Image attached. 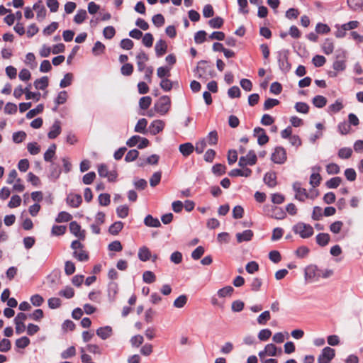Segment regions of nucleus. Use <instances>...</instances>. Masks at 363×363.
Instances as JSON below:
<instances>
[{
	"label": "nucleus",
	"mask_w": 363,
	"mask_h": 363,
	"mask_svg": "<svg viewBox=\"0 0 363 363\" xmlns=\"http://www.w3.org/2000/svg\"><path fill=\"white\" fill-rule=\"evenodd\" d=\"M171 68L167 66L160 67L157 70V75L160 79L167 78L170 76Z\"/></svg>",
	"instance_id": "obj_34"
},
{
	"label": "nucleus",
	"mask_w": 363,
	"mask_h": 363,
	"mask_svg": "<svg viewBox=\"0 0 363 363\" xmlns=\"http://www.w3.org/2000/svg\"><path fill=\"white\" fill-rule=\"evenodd\" d=\"M293 189L296 192L295 199L300 201H304L309 196L306 189L301 187V184L299 182H296L293 184Z\"/></svg>",
	"instance_id": "obj_8"
},
{
	"label": "nucleus",
	"mask_w": 363,
	"mask_h": 363,
	"mask_svg": "<svg viewBox=\"0 0 363 363\" xmlns=\"http://www.w3.org/2000/svg\"><path fill=\"white\" fill-rule=\"evenodd\" d=\"M133 72V65L130 63H125L121 68V72L124 76H130Z\"/></svg>",
	"instance_id": "obj_62"
},
{
	"label": "nucleus",
	"mask_w": 363,
	"mask_h": 363,
	"mask_svg": "<svg viewBox=\"0 0 363 363\" xmlns=\"http://www.w3.org/2000/svg\"><path fill=\"white\" fill-rule=\"evenodd\" d=\"M145 225L149 227L159 228L161 223L157 218H153L151 215H147L144 220Z\"/></svg>",
	"instance_id": "obj_30"
},
{
	"label": "nucleus",
	"mask_w": 363,
	"mask_h": 363,
	"mask_svg": "<svg viewBox=\"0 0 363 363\" xmlns=\"http://www.w3.org/2000/svg\"><path fill=\"white\" fill-rule=\"evenodd\" d=\"M270 313L269 311L262 312L257 318V320L259 325H265L267 322L270 320Z\"/></svg>",
	"instance_id": "obj_51"
},
{
	"label": "nucleus",
	"mask_w": 363,
	"mask_h": 363,
	"mask_svg": "<svg viewBox=\"0 0 363 363\" xmlns=\"http://www.w3.org/2000/svg\"><path fill=\"white\" fill-rule=\"evenodd\" d=\"M30 343V339L26 336H23L16 340L15 345L18 348L24 349Z\"/></svg>",
	"instance_id": "obj_41"
},
{
	"label": "nucleus",
	"mask_w": 363,
	"mask_h": 363,
	"mask_svg": "<svg viewBox=\"0 0 363 363\" xmlns=\"http://www.w3.org/2000/svg\"><path fill=\"white\" fill-rule=\"evenodd\" d=\"M72 256L79 262H86L89 258L88 253L83 250H80L79 252L76 250L74 251Z\"/></svg>",
	"instance_id": "obj_38"
},
{
	"label": "nucleus",
	"mask_w": 363,
	"mask_h": 363,
	"mask_svg": "<svg viewBox=\"0 0 363 363\" xmlns=\"http://www.w3.org/2000/svg\"><path fill=\"white\" fill-rule=\"evenodd\" d=\"M254 235V233L251 230H245L242 233H238L236 234V238L238 243L242 242L250 241Z\"/></svg>",
	"instance_id": "obj_17"
},
{
	"label": "nucleus",
	"mask_w": 363,
	"mask_h": 363,
	"mask_svg": "<svg viewBox=\"0 0 363 363\" xmlns=\"http://www.w3.org/2000/svg\"><path fill=\"white\" fill-rule=\"evenodd\" d=\"M138 155H139V152L137 150H135V149L130 150L127 152V154L125 157V160L127 162L135 161L138 158Z\"/></svg>",
	"instance_id": "obj_59"
},
{
	"label": "nucleus",
	"mask_w": 363,
	"mask_h": 363,
	"mask_svg": "<svg viewBox=\"0 0 363 363\" xmlns=\"http://www.w3.org/2000/svg\"><path fill=\"white\" fill-rule=\"evenodd\" d=\"M264 182L270 188L277 185V175L274 172H267L264 176Z\"/></svg>",
	"instance_id": "obj_20"
},
{
	"label": "nucleus",
	"mask_w": 363,
	"mask_h": 363,
	"mask_svg": "<svg viewBox=\"0 0 363 363\" xmlns=\"http://www.w3.org/2000/svg\"><path fill=\"white\" fill-rule=\"evenodd\" d=\"M155 50L157 57H162L166 53L167 50L166 42L164 40L160 39L155 44Z\"/></svg>",
	"instance_id": "obj_19"
},
{
	"label": "nucleus",
	"mask_w": 363,
	"mask_h": 363,
	"mask_svg": "<svg viewBox=\"0 0 363 363\" xmlns=\"http://www.w3.org/2000/svg\"><path fill=\"white\" fill-rule=\"evenodd\" d=\"M293 231L302 238H308L313 235V227L309 224L300 222L294 225Z\"/></svg>",
	"instance_id": "obj_3"
},
{
	"label": "nucleus",
	"mask_w": 363,
	"mask_h": 363,
	"mask_svg": "<svg viewBox=\"0 0 363 363\" xmlns=\"http://www.w3.org/2000/svg\"><path fill=\"white\" fill-rule=\"evenodd\" d=\"M153 40V35L150 33H147L144 35L142 43L145 47L150 48L152 46Z\"/></svg>",
	"instance_id": "obj_63"
},
{
	"label": "nucleus",
	"mask_w": 363,
	"mask_h": 363,
	"mask_svg": "<svg viewBox=\"0 0 363 363\" xmlns=\"http://www.w3.org/2000/svg\"><path fill=\"white\" fill-rule=\"evenodd\" d=\"M73 79V74L72 73H67L64 76V78L60 81V86L61 88H65L72 84Z\"/></svg>",
	"instance_id": "obj_49"
},
{
	"label": "nucleus",
	"mask_w": 363,
	"mask_h": 363,
	"mask_svg": "<svg viewBox=\"0 0 363 363\" xmlns=\"http://www.w3.org/2000/svg\"><path fill=\"white\" fill-rule=\"evenodd\" d=\"M33 9L37 13V18L38 19H43L46 16V9L44 5L43 4V1L41 0L38 1L35 4H34Z\"/></svg>",
	"instance_id": "obj_18"
},
{
	"label": "nucleus",
	"mask_w": 363,
	"mask_h": 363,
	"mask_svg": "<svg viewBox=\"0 0 363 363\" xmlns=\"http://www.w3.org/2000/svg\"><path fill=\"white\" fill-rule=\"evenodd\" d=\"M312 102L314 106L320 108L326 105L327 99L323 96L317 95L313 99Z\"/></svg>",
	"instance_id": "obj_33"
},
{
	"label": "nucleus",
	"mask_w": 363,
	"mask_h": 363,
	"mask_svg": "<svg viewBox=\"0 0 363 363\" xmlns=\"http://www.w3.org/2000/svg\"><path fill=\"white\" fill-rule=\"evenodd\" d=\"M268 208L267 214L272 218L276 219H284L286 216V213L281 208L275 206H267Z\"/></svg>",
	"instance_id": "obj_10"
},
{
	"label": "nucleus",
	"mask_w": 363,
	"mask_h": 363,
	"mask_svg": "<svg viewBox=\"0 0 363 363\" xmlns=\"http://www.w3.org/2000/svg\"><path fill=\"white\" fill-rule=\"evenodd\" d=\"M44 105L43 104H38L35 108L30 110L26 113V118L28 119L34 118L36 115L41 113L43 111Z\"/></svg>",
	"instance_id": "obj_37"
},
{
	"label": "nucleus",
	"mask_w": 363,
	"mask_h": 363,
	"mask_svg": "<svg viewBox=\"0 0 363 363\" xmlns=\"http://www.w3.org/2000/svg\"><path fill=\"white\" fill-rule=\"evenodd\" d=\"M61 122L59 120H55L48 133V137L50 139H55L61 133Z\"/></svg>",
	"instance_id": "obj_14"
},
{
	"label": "nucleus",
	"mask_w": 363,
	"mask_h": 363,
	"mask_svg": "<svg viewBox=\"0 0 363 363\" xmlns=\"http://www.w3.org/2000/svg\"><path fill=\"white\" fill-rule=\"evenodd\" d=\"M67 99V93L66 91H61L57 96L55 99V104L57 106H60L61 104H64Z\"/></svg>",
	"instance_id": "obj_55"
},
{
	"label": "nucleus",
	"mask_w": 363,
	"mask_h": 363,
	"mask_svg": "<svg viewBox=\"0 0 363 363\" xmlns=\"http://www.w3.org/2000/svg\"><path fill=\"white\" fill-rule=\"evenodd\" d=\"M72 218V216L71 214L66 211H61L58 213L57 218H55V221L57 223L68 222L71 220Z\"/></svg>",
	"instance_id": "obj_42"
},
{
	"label": "nucleus",
	"mask_w": 363,
	"mask_h": 363,
	"mask_svg": "<svg viewBox=\"0 0 363 363\" xmlns=\"http://www.w3.org/2000/svg\"><path fill=\"white\" fill-rule=\"evenodd\" d=\"M233 291V287H232L231 286H226L222 289H220L218 291L217 294L219 297L224 298L228 296H231Z\"/></svg>",
	"instance_id": "obj_40"
},
{
	"label": "nucleus",
	"mask_w": 363,
	"mask_h": 363,
	"mask_svg": "<svg viewBox=\"0 0 363 363\" xmlns=\"http://www.w3.org/2000/svg\"><path fill=\"white\" fill-rule=\"evenodd\" d=\"M129 208L127 205L119 206L116 208V214L121 218H125L128 216Z\"/></svg>",
	"instance_id": "obj_44"
},
{
	"label": "nucleus",
	"mask_w": 363,
	"mask_h": 363,
	"mask_svg": "<svg viewBox=\"0 0 363 363\" xmlns=\"http://www.w3.org/2000/svg\"><path fill=\"white\" fill-rule=\"evenodd\" d=\"M147 124V121L143 118L138 120V123H136L134 130L136 133L145 134L147 132L146 126Z\"/></svg>",
	"instance_id": "obj_26"
},
{
	"label": "nucleus",
	"mask_w": 363,
	"mask_h": 363,
	"mask_svg": "<svg viewBox=\"0 0 363 363\" xmlns=\"http://www.w3.org/2000/svg\"><path fill=\"white\" fill-rule=\"evenodd\" d=\"M320 272H322V269H319L315 265L311 264L306 267L304 273L306 280L319 278L318 273Z\"/></svg>",
	"instance_id": "obj_12"
},
{
	"label": "nucleus",
	"mask_w": 363,
	"mask_h": 363,
	"mask_svg": "<svg viewBox=\"0 0 363 363\" xmlns=\"http://www.w3.org/2000/svg\"><path fill=\"white\" fill-rule=\"evenodd\" d=\"M322 50L325 55H330L333 53L334 50V44L333 40L326 38L322 45Z\"/></svg>",
	"instance_id": "obj_25"
},
{
	"label": "nucleus",
	"mask_w": 363,
	"mask_h": 363,
	"mask_svg": "<svg viewBox=\"0 0 363 363\" xmlns=\"http://www.w3.org/2000/svg\"><path fill=\"white\" fill-rule=\"evenodd\" d=\"M162 177L161 172H155L150 179V184L152 187L156 186L160 184Z\"/></svg>",
	"instance_id": "obj_56"
},
{
	"label": "nucleus",
	"mask_w": 363,
	"mask_h": 363,
	"mask_svg": "<svg viewBox=\"0 0 363 363\" xmlns=\"http://www.w3.org/2000/svg\"><path fill=\"white\" fill-rule=\"evenodd\" d=\"M82 202V198L80 194H70L67 197V203L72 208H77Z\"/></svg>",
	"instance_id": "obj_15"
},
{
	"label": "nucleus",
	"mask_w": 363,
	"mask_h": 363,
	"mask_svg": "<svg viewBox=\"0 0 363 363\" xmlns=\"http://www.w3.org/2000/svg\"><path fill=\"white\" fill-rule=\"evenodd\" d=\"M226 167L220 163H217L212 167V172L218 176H221L225 173Z\"/></svg>",
	"instance_id": "obj_43"
},
{
	"label": "nucleus",
	"mask_w": 363,
	"mask_h": 363,
	"mask_svg": "<svg viewBox=\"0 0 363 363\" xmlns=\"http://www.w3.org/2000/svg\"><path fill=\"white\" fill-rule=\"evenodd\" d=\"M96 335L102 340H106L113 334V330L111 326L106 325L99 328L96 331Z\"/></svg>",
	"instance_id": "obj_16"
},
{
	"label": "nucleus",
	"mask_w": 363,
	"mask_h": 363,
	"mask_svg": "<svg viewBox=\"0 0 363 363\" xmlns=\"http://www.w3.org/2000/svg\"><path fill=\"white\" fill-rule=\"evenodd\" d=\"M343 108V104L341 100L337 99L335 102L328 106V112L330 113H336L341 111Z\"/></svg>",
	"instance_id": "obj_35"
},
{
	"label": "nucleus",
	"mask_w": 363,
	"mask_h": 363,
	"mask_svg": "<svg viewBox=\"0 0 363 363\" xmlns=\"http://www.w3.org/2000/svg\"><path fill=\"white\" fill-rule=\"evenodd\" d=\"M208 23L211 28L217 29L220 28L223 26L224 21L221 17L216 16L209 20Z\"/></svg>",
	"instance_id": "obj_32"
},
{
	"label": "nucleus",
	"mask_w": 363,
	"mask_h": 363,
	"mask_svg": "<svg viewBox=\"0 0 363 363\" xmlns=\"http://www.w3.org/2000/svg\"><path fill=\"white\" fill-rule=\"evenodd\" d=\"M62 170L58 164L52 162L50 165V175L49 177L55 180L58 179L61 174Z\"/></svg>",
	"instance_id": "obj_22"
},
{
	"label": "nucleus",
	"mask_w": 363,
	"mask_h": 363,
	"mask_svg": "<svg viewBox=\"0 0 363 363\" xmlns=\"http://www.w3.org/2000/svg\"><path fill=\"white\" fill-rule=\"evenodd\" d=\"M342 182V179L339 177H333L325 182V186L328 189H336Z\"/></svg>",
	"instance_id": "obj_39"
},
{
	"label": "nucleus",
	"mask_w": 363,
	"mask_h": 363,
	"mask_svg": "<svg viewBox=\"0 0 363 363\" xmlns=\"http://www.w3.org/2000/svg\"><path fill=\"white\" fill-rule=\"evenodd\" d=\"M253 135L254 136L257 137V143L261 146L267 143L269 140L265 130L260 127L255 128Z\"/></svg>",
	"instance_id": "obj_9"
},
{
	"label": "nucleus",
	"mask_w": 363,
	"mask_h": 363,
	"mask_svg": "<svg viewBox=\"0 0 363 363\" xmlns=\"http://www.w3.org/2000/svg\"><path fill=\"white\" fill-rule=\"evenodd\" d=\"M49 84L48 77L46 76H43L39 79H37L33 85L36 89L44 90L45 89Z\"/></svg>",
	"instance_id": "obj_23"
},
{
	"label": "nucleus",
	"mask_w": 363,
	"mask_h": 363,
	"mask_svg": "<svg viewBox=\"0 0 363 363\" xmlns=\"http://www.w3.org/2000/svg\"><path fill=\"white\" fill-rule=\"evenodd\" d=\"M335 355V350L330 347H324L318 357V363H330Z\"/></svg>",
	"instance_id": "obj_7"
},
{
	"label": "nucleus",
	"mask_w": 363,
	"mask_h": 363,
	"mask_svg": "<svg viewBox=\"0 0 363 363\" xmlns=\"http://www.w3.org/2000/svg\"><path fill=\"white\" fill-rule=\"evenodd\" d=\"M87 17L86 10L79 9L74 17V21L77 24L82 23Z\"/></svg>",
	"instance_id": "obj_36"
},
{
	"label": "nucleus",
	"mask_w": 363,
	"mask_h": 363,
	"mask_svg": "<svg viewBox=\"0 0 363 363\" xmlns=\"http://www.w3.org/2000/svg\"><path fill=\"white\" fill-rule=\"evenodd\" d=\"M206 140H207L206 143H208L211 145H216L218 143V136L217 131L216 130L211 131L206 138Z\"/></svg>",
	"instance_id": "obj_48"
},
{
	"label": "nucleus",
	"mask_w": 363,
	"mask_h": 363,
	"mask_svg": "<svg viewBox=\"0 0 363 363\" xmlns=\"http://www.w3.org/2000/svg\"><path fill=\"white\" fill-rule=\"evenodd\" d=\"M257 157L254 150H250L246 156L240 157L238 165L242 168L247 165L252 166L257 163Z\"/></svg>",
	"instance_id": "obj_6"
},
{
	"label": "nucleus",
	"mask_w": 363,
	"mask_h": 363,
	"mask_svg": "<svg viewBox=\"0 0 363 363\" xmlns=\"http://www.w3.org/2000/svg\"><path fill=\"white\" fill-rule=\"evenodd\" d=\"M59 295L66 298H71L74 296V291L70 286H66L64 289L59 291Z\"/></svg>",
	"instance_id": "obj_54"
},
{
	"label": "nucleus",
	"mask_w": 363,
	"mask_h": 363,
	"mask_svg": "<svg viewBox=\"0 0 363 363\" xmlns=\"http://www.w3.org/2000/svg\"><path fill=\"white\" fill-rule=\"evenodd\" d=\"M160 86L164 91H169L172 89L173 84L171 80L164 78L161 80Z\"/></svg>",
	"instance_id": "obj_64"
},
{
	"label": "nucleus",
	"mask_w": 363,
	"mask_h": 363,
	"mask_svg": "<svg viewBox=\"0 0 363 363\" xmlns=\"http://www.w3.org/2000/svg\"><path fill=\"white\" fill-rule=\"evenodd\" d=\"M294 108L296 111L301 113H308L309 111V106L305 102L296 103Z\"/></svg>",
	"instance_id": "obj_47"
},
{
	"label": "nucleus",
	"mask_w": 363,
	"mask_h": 363,
	"mask_svg": "<svg viewBox=\"0 0 363 363\" xmlns=\"http://www.w3.org/2000/svg\"><path fill=\"white\" fill-rule=\"evenodd\" d=\"M164 123L162 121L155 120L150 123L149 126V131L150 134L155 135L161 132L164 129Z\"/></svg>",
	"instance_id": "obj_13"
},
{
	"label": "nucleus",
	"mask_w": 363,
	"mask_h": 363,
	"mask_svg": "<svg viewBox=\"0 0 363 363\" xmlns=\"http://www.w3.org/2000/svg\"><path fill=\"white\" fill-rule=\"evenodd\" d=\"M152 99L150 96H143L140 99L139 106L143 110H147L151 105Z\"/></svg>",
	"instance_id": "obj_46"
},
{
	"label": "nucleus",
	"mask_w": 363,
	"mask_h": 363,
	"mask_svg": "<svg viewBox=\"0 0 363 363\" xmlns=\"http://www.w3.org/2000/svg\"><path fill=\"white\" fill-rule=\"evenodd\" d=\"M194 72H199V77H201L202 75H208L211 77H214L216 76L213 66L210 65L206 60L199 61L197 67L194 69Z\"/></svg>",
	"instance_id": "obj_2"
},
{
	"label": "nucleus",
	"mask_w": 363,
	"mask_h": 363,
	"mask_svg": "<svg viewBox=\"0 0 363 363\" xmlns=\"http://www.w3.org/2000/svg\"><path fill=\"white\" fill-rule=\"evenodd\" d=\"M105 50V45L100 41H96L92 48V52L94 55H99Z\"/></svg>",
	"instance_id": "obj_50"
},
{
	"label": "nucleus",
	"mask_w": 363,
	"mask_h": 363,
	"mask_svg": "<svg viewBox=\"0 0 363 363\" xmlns=\"http://www.w3.org/2000/svg\"><path fill=\"white\" fill-rule=\"evenodd\" d=\"M289 50L282 49L277 52V60L279 69L284 73L291 69V64L289 62Z\"/></svg>",
	"instance_id": "obj_1"
},
{
	"label": "nucleus",
	"mask_w": 363,
	"mask_h": 363,
	"mask_svg": "<svg viewBox=\"0 0 363 363\" xmlns=\"http://www.w3.org/2000/svg\"><path fill=\"white\" fill-rule=\"evenodd\" d=\"M315 239L318 245L321 247H324L330 242V237L328 233H321L316 235Z\"/></svg>",
	"instance_id": "obj_27"
},
{
	"label": "nucleus",
	"mask_w": 363,
	"mask_h": 363,
	"mask_svg": "<svg viewBox=\"0 0 363 363\" xmlns=\"http://www.w3.org/2000/svg\"><path fill=\"white\" fill-rule=\"evenodd\" d=\"M286 158V152L285 149L281 146L276 147L271 156L272 161L279 164H284Z\"/></svg>",
	"instance_id": "obj_5"
},
{
	"label": "nucleus",
	"mask_w": 363,
	"mask_h": 363,
	"mask_svg": "<svg viewBox=\"0 0 363 363\" xmlns=\"http://www.w3.org/2000/svg\"><path fill=\"white\" fill-rule=\"evenodd\" d=\"M26 138V133L24 131H18L13 133L12 139L14 143H20L23 142Z\"/></svg>",
	"instance_id": "obj_58"
},
{
	"label": "nucleus",
	"mask_w": 363,
	"mask_h": 363,
	"mask_svg": "<svg viewBox=\"0 0 363 363\" xmlns=\"http://www.w3.org/2000/svg\"><path fill=\"white\" fill-rule=\"evenodd\" d=\"M206 32L205 30H199L194 35V41L197 44H201L206 40Z\"/></svg>",
	"instance_id": "obj_52"
},
{
	"label": "nucleus",
	"mask_w": 363,
	"mask_h": 363,
	"mask_svg": "<svg viewBox=\"0 0 363 363\" xmlns=\"http://www.w3.org/2000/svg\"><path fill=\"white\" fill-rule=\"evenodd\" d=\"M138 258L143 261L146 262L151 258V252L147 247H142L138 251Z\"/></svg>",
	"instance_id": "obj_29"
},
{
	"label": "nucleus",
	"mask_w": 363,
	"mask_h": 363,
	"mask_svg": "<svg viewBox=\"0 0 363 363\" xmlns=\"http://www.w3.org/2000/svg\"><path fill=\"white\" fill-rule=\"evenodd\" d=\"M123 228V223L121 221H116L110 225L108 232L110 234L116 235L121 231Z\"/></svg>",
	"instance_id": "obj_31"
},
{
	"label": "nucleus",
	"mask_w": 363,
	"mask_h": 363,
	"mask_svg": "<svg viewBox=\"0 0 363 363\" xmlns=\"http://www.w3.org/2000/svg\"><path fill=\"white\" fill-rule=\"evenodd\" d=\"M347 3L352 11H363V0H347Z\"/></svg>",
	"instance_id": "obj_28"
},
{
	"label": "nucleus",
	"mask_w": 363,
	"mask_h": 363,
	"mask_svg": "<svg viewBox=\"0 0 363 363\" xmlns=\"http://www.w3.org/2000/svg\"><path fill=\"white\" fill-rule=\"evenodd\" d=\"M99 203L101 206H107L110 204L111 197L110 195L107 193L101 194L99 196Z\"/></svg>",
	"instance_id": "obj_60"
},
{
	"label": "nucleus",
	"mask_w": 363,
	"mask_h": 363,
	"mask_svg": "<svg viewBox=\"0 0 363 363\" xmlns=\"http://www.w3.org/2000/svg\"><path fill=\"white\" fill-rule=\"evenodd\" d=\"M311 169L313 173L311 174L309 183L313 187H317L320 185L321 181V176L319 174L321 167L320 166H314Z\"/></svg>",
	"instance_id": "obj_11"
},
{
	"label": "nucleus",
	"mask_w": 363,
	"mask_h": 363,
	"mask_svg": "<svg viewBox=\"0 0 363 363\" xmlns=\"http://www.w3.org/2000/svg\"><path fill=\"white\" fill-rule=\"evenodd\" d=\"M179 152L184 157L189 156L194 150V147L191 143L181 144L179 147Z\"/></svg>",
	"instance_id": "obj_21"
},
{
	"label": "nucleus",
	"mask_w": 363,
	"mask_h": 363,
	"mask_svg": "<svg viewBox=\"0 0 363 363\" xmlns=\"http://www.w3.org/2000/svg\"><path fill=\"white\" fill-rule=\"evenodd\" d=\"M171 101L169 96H161L154 105V108L156 112L164 115L169 111L170 108Z\"/></svg>",
	"instance_id": "obj_4"
},
{
	"label": "nucleus",
	"mask_w": 363,
	"mask_h": 363,
	"mask_svg": "<svg viewBox=\"0 0 363 363\" xmlns=\"http://www.w3.org/2000/svg\"><path fill=\"white\" fill-rule=\"evenodd\" d=\"M187 302V296L184 294L180 295L174 301V306L177 308H183Z\"/></svg>",
	"instance_id": "obj_45"
},
{
	"label": "nucleus",
	"mask_w": 363,
	"mask_h": 363,
	"mask_svg": "<svg viewBox=\"0 0 363 363\" xmlns=\"http://www.w3.org/2000/svg\"><path fill=\"white\" fill-rule=\"evenodd\" d=\"M264 352H267V354L269 356L274 357L281 354L282 353V350L281 348L277 349L275 345L270 343L265 346Z\"/></svg>",
	"instance_id": "obj_24"
},
{
	"label": "nucleus",
	"mask_w": 363,
	"mask_h": 363,
	"mask_svg": "<svg viewBox=\"0 0 363 363\" xmlns=\"http://www.w3.org/2000/svg\"><path fill=\"white\" fill-rule=\"evenodd\" d=\"M352 154V150L350 147H342L338 151V157L341 159H348Z\"/></svg>",
	"instance_id": "obj_53"
},
{
	"label": "nucleus",
	"mask_w": 363,
	"mask_h": 363,
	"mask_svg": "<svg viewBox=\"0 0 363 363\" xmlns=\"http://www.w3.org/2000/svg\"><path fill=\"white\" fill-rule=\"evenodd\" d=\"M143 281L147 284H152L155 281L156 277L152 272L145 271L143 273Z\"/></svg>",
	"instance_id": "obj_57"
},
{
	"label": "nucleus",
	"mask_w": 363,
	"mask_h": 363,
	"mask_svg": "<svg viewBox=\"0 0 363 363\" xmlns=\"http://www.w3.org/2000/svg\"><path fill=\"white\" fill-rule=\"evenodd\" d=\"M28 317L35 321H40L44 317V313L42 309H36L28 314Z\"/></svg>",
	"instance_id": "obj_61"
}]
</instances>
